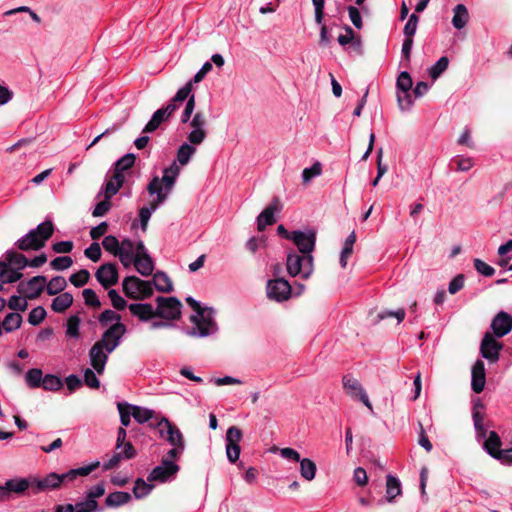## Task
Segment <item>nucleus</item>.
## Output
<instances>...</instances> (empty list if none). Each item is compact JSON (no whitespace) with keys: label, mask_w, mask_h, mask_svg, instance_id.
Listing matches in <instances>:
<instances>
[{"label":"nucleus","mask_w":512,"mask_h":512,"mask_svg":"<svg viewBox=\"0 0 512 512\" xmlns=\"http://www.w3.org/2000/svg\"><path fill=\"white\" fill-rule=\"evenodd\" d=\"M180 174V167L176 162H173L169 167L163 171L162 178L153 177L147 186L149 195L156 197L150 202L149 206L142 207L139 210L140 226L143 232L147 230L148 222L153 212H155L160 205H162L169 194L173 190L176 179Z\"/></svg>","instance_id":"obj_1"},{"label":"nucleus","mask_w":512,"mask_h":512,"mask_svg":"<svg viewBox=\"0 0 512 512\" xmlns=\"http://www.w3.org/2000/svg\"><path fill=\"white\" fill-rule=\"evenodd\" d=\"M125 333L126 326L123 323L113 324L91 347L89 351L90 364L98 374L101 375L104 372L109 354L119 346Z\"/></svg>","instance_id":"obj_2"},{"label":"nucleus","mask_w":512,"mask_h":512,"mask_svg":"<svg viewBox=\"0 0 512 512\" xmlns=\"http://www.w3.org/2000/svg\"><path fill=\"white\" fill-rule=\"evenodd\" d=\"M186 302L195 311L191 315L190 321L193 327L187 331V335L192 337H207L217 331V325L214 321V311L208 308H202L194 298H186Z\"/></svg>","instance_id":"obj_3"},{"label":"nucleus","mask_w":512,"mask_h":512,"mask_svg":"<svg viewBox=\"0 0 512 512\" xmlns=\"http://www.w3.org/2000/svg\"><path fill=\"white\" fill-rule=\"evenodd\" d=\"M53 231V223L51 221H44L20 238L16 242V246L22 251L39 250L44 247L46 241L52 236Z\"/></svg>","instance_id":"obj_4"},{"label":"nucleus","mask_w":512,"mask_h":512,"mask_svg":"<svg viewBox=\"0 0 512 512\" xmlns=\"http://www.w3.org/2000/svg\"><path fill=\"white\" fill-rule=\"evenodd\" d=\"M286 268L291 277L300 276L306 280L312 275L314 270L313 256L290 252L287 255Z\"/></svg>","instance_id":"obj_5"},{"label":"nucleus","mask_w":512,"mask_h":512,"mask_svg":"<svg viewBox=\"0 0 512 512\" xmlns=\"http://www.w3.org/2000/svg\"><path fill=\"white\" fill-rule=\"evenodd\" d=\"M122 287L124 294L131 299L144 300L153 294L151 281H145L136 276L125 277Z\"/></svg>","instance_id":"obj_6"},{"label":"nucleus","mask_w":512,"mask_h":512,"mask_svg":"<svg viewBox=\"0 0 512 512\" xmlns=\"http://www.w3.org/2000/svg\"><path fill=\"white\" fill-rule=\"evenodd\" d=\"M151 426L157 427L160 436L164 438L171 446H185V440L182 432L168 418L162 416L158 419L155 425L151 424Z\"/></svg>","instance_id":"obj_7"},{"label":"nucleus","mask_w":512,"mask_h":512,"mask_svg":"<svg viewBox=\"0 0 512 512\" xmlns=\"http://www.w3.org/2000/svg\"><path fill=\"white\" fill-rule=\"evenodd\" d=\"M156 303L157 316L167 320H176L180 317L182 304L176 297L159 296L156 298Z\"/></svg>","instance_id":"obj_8"},{"label":"nucleus","mask_w":512,"mask_h":512,"mask_svg":"<svg viewBox=\"0 0 512 512\" xmlns=\"http://www.w3.org/2000/svg\"><path fill=\"white\" fill-rule=\"evenodd\" d=\"M267 297L276 302L287 301L292 295V287L284 278L271 279L266 286Z\"/></svg>","instance_id":"obj_9"},{"label":"nucleus","mask_w":512,"mask_h":512,"mask_svg":"<svg viewBox=\"0 0 512 512\" xmlns=\"http://www.w3.org/2000/svg\"><path fill=\"white\" fill-rule=\"evenodd\" d=\"M191 131L187 135V140L193 145H201L207 137V120L202 112L194 114L189 122Z\"/></svg>","instance_id":"obj_10"},{"label":"nucleus","mask_w":512,"mask_h":512,"mask_svg":"<svg viewBox=\"0 0 512 512\" xmlns=\"http://www.w3.org/2000/svg\"><path fill=\"white\" fill-rule=\"evenodd\" d=\"M491 332H486L480 344V354L490 363H496L500 358V351L503 344Z\"/></svg>","instance_id":"obj_11"},{"label":"nucleus","mask_w":512,"mask_h":512,"mask_svg":"<svg viewBox=\"0 0 512 512\" xmlns=\"http://www.w3.org/2000/svg\"><path fill=\"white\" fill-rule=\"evenodd\" d=\"M292 241L302 255H311L315 248L316 232L312 229L292 231Z\"/></svg>","instance_id":"obj_12"},{"label":"nucleus","mask_w":512,"mask_h":512,"mask_svg":"<svg viewBox=\"0 0 512 512\" xmlns=\"http://www.w3.org/2000/svg\"><path fill=\"white\" fill-rule=\"evenodd\" d=\"M142 276H149L154 270V263L142 241L136 243V256L132 262Z\"/></svg>","instance_id":"obj_13"},{"label":"nucleus","mask_w":512,"mask_h":512,"mask_svg":"<svg viewBox=\"0 0 512 512\" xmlns=\"http://www.w3.org/2000/svg\"><path fill=\"white\" fill-rule=\"evenodd\" d=\"M342 383L348 395L353 398H358L370 411H373V406L368 395L357 379L353 378L351 375H344Z\"/></svg>","instance_id":"obj_14"},{"label":"nucleus","mask_w":512,"mask_h":512,"mask_svg":"<svg viewBox=\"0 0 512 512\" xmlns=\"http://www.w3.org/2000/svg\"><path fill=\"white\" fill-rule=\"evenodd\" d=\"M45 285V276H34L26 282H20L18 285V292L23 294L27 299H36L43 292Z\"/></svg>","instance_id":"obj_15"},{"label":"nucleus","mask_w":512,"mask_h":512,"mask_svg":"<svg viewBox=\"0 0 512 512\" xmlns=\"http://www.w3.org/2000/svg\"><path fill=\"white\" fill-rule=\"evenodd\" d=\"M179 471V466L169 459H163L148 475L149 481L166 482Z\"/></svg>","instance_id":"obj_16"},{"label":"nucleus","mask_w":512,"mask_h":512,"mask_svg":"<svg viewBox=\"0 0 512 512\" xmlns=\"http://www.w3.org/2000/svg\"><path fill=\"white\" fill-rule=\"evenodd\" d=\"M178 106L174 103H168L165 107L158 109L154 112L151 119L145 125L143 133H151L158 129V127L177 110Z\"/></svg>","instance_id":"obj_17"},{"label":"nucleus","mask_w":512,"mask_h":512,"mask_svg":"<svg viewBox=\"0 0 512 512\" xmlns=\"http://www.w3.org/2000/svg\"><path fill=\"white\" fill-rule=\"evenodd\" d=\"M492 334L497 338H502L512 330V316L507 312L500 311L491 321Z\"/></svg>","instance_id":"obj_18"},{"label":"nucleus","mask_w":512,"mask_h":512,"mask_svg":"<svg viewBox=\"0 0 512 512\" xmlns=\"http://www.w3.org/2000/svg\"><path fill=\"white\" fill-rule=\"evenodd\" d=\"M33 494L44 491L56 490L61 487V480L58 473L51 472L44 477H32Z\"/></svg>","instance_id":"obj_19"},{"label":"nucleus","mask_w":512,"mask_h":512,"mask_svg":"<svg viewBox=\"0 0 512 512\" xmlns=\"http://www.w3.org/2000/svg\"><path fill=\"white\" fill-rule=\"evenodd\" d=\"M95 277L106 289L115 285L118 282V270L116 265L113 263H105L101 265L97 269Z\"/></svg>","instance_id":"obj_20"},{"label":"nucleus","mask_w":512,"mask_h":512,"mask_svg":"<svg viewBox=\"0 0 512 512\" xmlns=\"http://www.w3.org/2000/svg\"><path fill=\"white\" fill-rule=\"evenodd\" d=\"M280 210L278 199H274L257 217V228L264 231L267 226L275 223V213Z\"/></svg>","instance_id":"obj_21"},{"label":"nucleus","mask_w":512,"mask_h":512,"mask_svg":"<svg viewBox=\"0 0 512 512\" xmlns=\"http://www.w3.org/2000/svg\"><path fill=\"white\" fill-rule=\"evenodd\" d=\"M471 388L475 393H481L486 383L485 365L482 360H477L471 371Z\"/></svg>","instance_id":"obj_22"},{"label":"nucleus","mask_w":512,"mask_h":512,"mask_svg":"<svg viewBox=\"0 0 512 512\" xmlns=\"http://www.w3.org/2000/svg\"><path fill=\"white\" fill-rule=\"evenodd\" d=\"M100 466L99 461H95L89 465L71 469L65 473L59 474L60 480H61V486L66 483H70L75 481L78 477H85L88 476L90 473H92L94 470H96Z\"/></svg>","instance_id":"obj_23"},{"label":"nucleus","mask_w":512,"mask_h":512,"mask_svg":"<svg viewBox=\"0 0 512 512\" xmlns=\"http://www.w3.org/2000/svg\"><path fill=\"white\" fill-rule=\"evenodd\" d=\"M120 252L118 257L124 267H129L136 256V244L129 238L120 242Z\"/></svg>","instance_id":"obj_24"},{"label":"nucleus","mask_w":512,"mask_h":512,"mask_svg":"<svg viewBox=\"0 0 512 512\" xmlns=\"http://www.w3.org/2000/svg\"><path fill=\"white\" fill-rule=\"evenodd\" d=\"M124 182V174L113 173V175L109 179H107L100 194L103 193L105 198L111 199L114 195L118 193L120 188L123 186Z\"/></svg>","instance_id":"obj_25"},{"label":"nucleus","mask_w":512,"mask_h":512,"mask_svg":"<svg viewBox=\"0 0 512 512\" xmlns=\"http://www.w3.org/2000/svg\"><path fill=\"white\" fill-rule=\"evenodd\" d=\"M130 313L141 321H148L156 315V309L150 303H132L128 306Z\"/></svg>","instance_id":"obj_26"},{"label":"nucleus","mask_w":512,"mask_h":512,"mask_svg":"<svg viewBox=\"0 0 512 512\" xmlns=\"http://www.w3.org/2000/svg\"><path fill=\"white\" fill-rule=\"evenodd\" d=\"M23 274L16 269L5 264L2 259H0V291L3 290L4 284L15 283L21 279Z\"/></svg>","instance_id":"obj_27"},{"label":"nucleus","mask_w":512,"mask_h":512,"mask_svg":"<svg viewBox=\"0 0 512 512\" xmlns=\"http://www.w3.org/2000/svg\"><path fill=\"white\" fill-rule=\"evenodd\" d=\"M5 484H6L9 495L11 492H14L16 494H22L26 490H30V492L33 494L32 477L10 479V480L6 481Z\"/></svg>","instance_id":"obj_28"},{"label":"nucleus","mask_w":512,"mask_h":512,"mask_svg":"<svg viewBox=\"0 0 512 512\" xmlns=\"http://www.w3.org/2000/svg\"><path fill=\"white\" fill-rule=\"evenodd\" d=\"M4 257L5 259H2V261L17 271L28 266V260L23 254L9 250L5 253Z\"/></svg>","instance_id":"obj_29"},{"label":"nucleus","mask_w":512,"mask_h":512,"mask_svg":"<svg viewBox=\"0 0 512 512\" xmlns=\"http://www.w3.org/2000/svg\"><path fill=\"white\" fill-rule=\"evenodd\" d=\"M132 417L136 422L144 424L152 419H159L156 416V412L152 409L130 404Z\"/></svg>","instance_id":"obj_30"},{"label":"nucleus","mask_w":512,"mask_h":512,"mask_svg":"<svg viewBox=\"0 0 512 512\" xmlns=\"http://www.w3.org/2000/svg\"><path fill=\"white\" fill-rule=\"evenodd\" d=\"M73 303V296L68 292H64L56 296L51 304V308L53 311L57 313H63L66 311Z\"/></svg>","instance_id":"obj_31"},{"label":"nucleus","mask_w":512,"mask_h":512,"mask_svg":"<svg viewBox=\"0 0 512 512\" xmlns=\"http://www.w3.org/2000/svg\"><path fill=\"white\" fill-rule=\"evenodd\" d=\"M151 283L160 292L169 293L173 290V285L170 278L166 273L161 271H158L153 275V280Z\"/></svg>","instance_id":"obj_32"},{"label":"nucleus","mask_w":512,"mask_h":512,"mask_svg":"<svg viewBox=\"0 0 512 512\" xmlns=\"http://www.w3.org/2000/svg\"><path fill=\"white\" fill-rule=\"evenodd\" d=\"M469 20V13L465 5L458 4L454 8V15L452 18L453 26L460 30L464 28Z\"/></svg>","instance_id":"obj_33"},{"label":"nucleus","mask_w":512,"mask_h":512,"mask_svg":"<svg viewBox=\"0 0 512 512\" xmlns=\"http://www.w3.org/2000/svg\"><path fill=\"white\" fill-rule=\"evenodd\" d=\"M299 463V472L301 477L306 481L314 480L317 472V466L315 462L309 458H301Z\"/></svg>","instance_id":"obj_34"},{"label":"nucleus","mask_w":512,"mask_h":512,"mask_svg":"<svg viewBox=\"0 0 512 512\" xmlns=\"http://www.w3.org/2000/svg\"><path fill=\"white\" fill-rule=\"evenodd\" d=\"M196 146L189 141L179 146L176 157L180 165L185 166L189 163L192 156L196 153Z\"/></svg>","instance_id":"obj_35"},{"label":"nucleus","mask_w":512,"mask_h":512,"mask_svg":"<svg viewBox=\"0 0 512 512\" xmlns=\"http://www.w3.org/2000/svg\"><path fill=\"white\" fill-rule=\"evenodd\" d=\"M501 439L495 431H491L484 443L485 450L489 455L496 459L501 449Z\"/></svg>","instance_id":"obj_36"},{"label":"nucleus","mask_w":512,"mask_h":512,"mask_svg":"<svg viewBox=\"0 0 512 512\" xmlns=\"http://www.w3.org/2000/svg\"><path fill=\"white\" fill-rule=\"evenodd\" d=\"M131 500V495L128 492L123 491H116L113 493H110L106 499L105 504L108 507H119L126 503H128Z\"/></svg>","instance_id":"obj_37"},{"label":"nucleus","mask_w":512,"mask_h":512,"mask_svg":"<svg viewBox=\"0 0 512 512\" xmlns=\"http://www.w3.org/2000/svg\"><path fill=\"white\" fill-rule=\"evenodd\" d=\"M401 494L400 481L392 476L388 475L386 479V499L388 502H392L398 495Z\"/></svg>","instance_id":"obj_38"},{"label":"nucleus","mask_w":512,"mask_h":512,"mask_svg":"<svg viewBox=\"0 0 512 512\" xmlns=\"http://www.w3.org/2000/svg\"><path fill=\"white\" fill-rule=\"evenodd\" d=\"M46 291L49 295L61 294L66 288L67 282L63 276H55L48 283L46 282Z\"/></svg>","instance_id":"obj_39"},{"label":"nucleus","mask_w":512,"mask_h":512,"mask_svg":"<svg viewBox=\"0 0 512 512\" xmlns=\"http://www.w3.org/2000/svg\"><path fill=\"white\" fill-rule=\"evenodd\" d=\"M22 324V317L19 313H9L2 322L3 329L6 332L17 330Z\"/></svg>","instance_id":"obj_40"},{"label":"nucleus","mask_w":512,"mask_h":512,"mask_svg":"<svg viewBox=\"0 0 512 512\" xmlns=\"http://www.w3.org/2000/svg\"><path fill=\"white\" fill-rule=\"evenodd\" d=\"M136 157L133 153H128L118 159L115 163L114 173L123 174L130 169L135 163Z\"/></svg>","instance_id":"obj_41"},{"label":"nucleus","mask_w":512,"mask_h":512,"mask_svg":"<svg viewBox=\"0 0 512 512\" xmlns=\"http://www.w3.org/2000/svg\"><path fill=\"white\" fill-rule=\"evenodd\" d=\"M483 408V405L481 403L477 404L472 413L474 427L478 433L479 436L485 438L487 434V430L484 427L483 420L484 416L483 414L477 409V408Z\"/></svg>","instance_id":"obj_42"},{"label":"nucleus","mask_w":512,"mask_h":512,"mask_svg":"<svg viewBox=\"0 0 512 512\" xmlns=\"http://www.w3.org/2000/svg\"><path fill=\"white\" fill-rule=\"evenodd\" d=\"M26 383L31 388H38L42 384L43 373L38 368H33L27 371L25 375Z\"/></svg>","instance_id":"obj_43"},{"label":"nucleus","mask_w":512,"mask_h":512,"mask_svg":"<svg viewBox=\"0 0 512 512\" xmlns=\"http://www.w3.org/2000/svg\"><path fill=\"white\" fill-rule=\"evenodd\" d=\"M63 383L61 379L53 374H47L43 377L41 386L47 391H58L61 389Z\"/></svg>","instance_id":"obj_44"},{"label":"nucleus","mask_w":512,"mask_h":512,"mask_svg":"<svg viewBox=\"0 0 512 512\" xmlns=\"http://www.w3.org/2000/svg\"><path fill=\"white\" fill-rule=\"evenodd\" d=\"M79 326L80 318L77 315H71L66 323V335L74 339L79 338Z\"/></svg>","instance_id":"obj_45"},{"label":"nucleus","mask_w":512,"mask_h":512,"mask_svg":"<svg viewBox=\"0 0 512 512\" xmlns=\"http://www.w3.org/2000/svg\"><path fill=\"white\" fill-rule=\"evenodd\" d=\"M103 248L110 254L117 256L120 252V241L113 235L105 236L102 241Z\"/></svg>","instance_id":"obj_46"},{"label":"nucleus","mask_w":512,"mask_h":512,"mask_svg":"<svg viewBox=\"0 0 512 512\" xmlns=\"http://www.w3.org/2000/svg\"><path fill=\"white\" fill-rule=\"evenodd\" d=\"M152 488H153L152 485L146 483L143 479L138 478L135 481V484L133 487L134 496L137 499H141V498L147 496L151 492Z\"/></svg>","instance_id":"obj_47"},{"label":"nucleus","mask_w":512,"mask_h":512,"mask_svg":"<svg viewBox=\"0 0 512 512\" xmlns=\"http://www.w3.org/2000/svg\"><path fill=\"white\" fill-rule=\"evenodd\" d=\"M90 279V273L86 269H81L78 272L72 274L69 278L71 284L75 287H83L88 283Z\"/></svg>","instance_id":"obj_48"},{"label":"nucleus","mask_w":512,"mask_h":512,"mask_svg":"<svg viewBox=\"0 0 512 512\" xmlns=\"http://www.w3.org/2000/svg\"><path fill=\"white\" fill-rule=\"evenodd\" d=\"M322 165L320 162H315L311 167L305 168L302 172V180L304 184L310 182L314 177L321 175Z\"/></svg>","instance_id":"obj_49"},{"label":"nucleus","mask_w":512,"mask_h":512,"mask_svg":"<svg viewBox=\"0 0 512 512\" xmlns=\"http://www.w3.org/2000/svg\"><path fill=\"white\" fill-rule=\"evenodd\" d=\"M449 60L447 57H441L429 70L432 79H437L447 68Z\"/></svg>","instance_id":"obj_50"},{"label":"nucleus","mask_w":512,"mask_h":512,"mask_svg":"<svg viewBox=\"0 0 512 512\" xmlns=\"http://www.w3.org/2000/svg\"><path fill=\"white\" fill-rule=\"evenodd\" d=\"M397 101L402 111L409 110L413 105V99L410 90L397 91Z\"/></svg>","instance_id":"obj_51"},{"label":"nucleus","mask_w":512,"mask_h":512,"mask_svg":"<svg viewBox=\"0 0 512 512\" xmlns=\"http://www.w3.org/2000/svg\"><path fill=\"white\" fill-rule=\"evenodd\" d=\"M117 408L120 414V422L122 424V427H127L130 424V418L132 416L131 408L129 403L125 402H119L117 404Z\"/></svg>","instance_id":"obj_52"},{"label":"nucleus","mask_w":512,"mask_h":512,"mask_svg":"<svg viewBox=\"0 0 512 512\" xmlns=\"http://www.w3.org/2000/svg\"><path fill=\"white\" fill-rule=\"evenodd\" d=\"M73 264V260L69 256H58L50 262L52 269L57 271H63L70 268Z\"/></svg>","instance_id":"obj_53"},{"label":"nucleus","mask_w":512,"mask_h":512,"mask_svg":"<svg viewBox=\"0 0 512 512\" xmlns=\"http://www.w3.org/2000/svg\"><path fill=\"white\" fill-rule=\"evenodd\" d=\"M46 310L42 306L33 308L28 315V322L33 325H39L46 317Z\"/></svg>","instance_id":"obj_54"},{"label":"nucleus","mask_w":512,"mask_h":512,"mask_svg":"<svg viewBox=\"0 0 512 512\" xmlns=\"http://www.w3.org/2000/svg\"><path fill=\"white\" fill-rule=\"evenodd\" d=\"M243 433L240 428L237 426H231L228 428L226 432V444H237L240 445V442L242 441Z\"/></svg>","instance_id":"obj_55"},{"label":"nucleus","mask_w":512,"mask_h":512,"mask_svg":"<svg viewBox=\"0 0 512 512\" xmlns=\"http://www.w3.org/2000/svg\"><path fill=\"white\" fill-rule=\"evenodd\" d=\"M98 503L96 500L86 498L84 501L76 503L74 512H96Z\"/></svg>","instance_id":"obj_56"},{"label":"nucleus","mask_w":512,"mask_h":512,"mask_svg":"<svg viewBox=\"0 0 512 512\" xmlns=\"http://www.w3.org/2000/svg\"><path fill=\"white\" fill-rule=\"evenodd\" d=\"M84 302L87 306L100 308L101 302L93 289L86 288L82 291Z\"/></svg>","instance_id":"obj_57"},{"label":"nucleus","mask_w":512,"mask_h":512,"mask_svg":"<svg viewBox=\"0 0 512 512\" xmlns=\"http://www.w3.org/2000/svg\"><path fill=\"white\" fill-rule=\"evenodd\" d=\"M193 88L192 81L187 82L182 88H180L175 96L172 98V100L169 103H174L177 105V102H183L186 99H188L191 95V91Z\"/></svg>","instance_id":"obj_58"},{"label":"nucleus","mask_w":512,"mask_h":512,"mask_svg":"<svg viewBox=\"0 0 512 512\" xmlns=\"http://www.w3.org/2000/svg\"><path fill=\"white\" fill-rule=\"evenodd\" d=\"M412 78L410 74L406 71H403L399 74L397 78V91H407L412 88Z\"/></svg>","instance_id":"obj_59"},{"label":"nucleus","mask_w":512,"mask_h":512,"mask_svg":"<svg viewBox=\"0 0 512 512\" xmlns=\"http://www.w3.org/2000/svg\"><path fill=\"white\" fill-rule=\"evenodd\" d=\"M405 315H406V313H405V310L403 308H400V309H398L396 311L384 310V311L378 313L377 320L381 321V320H384L386 318L395 317L397 319V322L401 323L404 320Z\"/></svg>","instance_id":"obj_60"},{"label":"nucleus","mask_w":512,"mask_h":512,"mask_svg":"<svg viewBox=\"0 0 512 512\" xmlns=\"http://www.w3.org/2000/svg\"><path fill=\"white\" fill-rule=\"evenodd\" d=\"M418 21H419V18L416 14L413 13L412 15H410L407 23L404 26V30H403L405 37L413 38V36L415 35L416 30H417Z\"/></svg>","instance_id":"obj_61"},{"label":"nucleus","mask_w":512,"mask_h":512,"mask_svg":"<svg viewBox=\"0 0 512 512\" xmlns=\"http://www.w3.org/2000/svg\"><path fill=\"white\" fill-rule=\"evenodd\" d=\"M27 298H22L20 296L13 295L8 300V307L11 310L25 311L27 309L28 303Z\"/></svg>","instance_id":"obj_62"},{"label":"nucleus","mask_w":512,"mask_h":512,"mask_svg":"<svg viewBox=\"0 0 512 512\" xmlns=\"http://www.w3.org/2000/svg\"><path fill=\"white\" fill-rule=\"evenodd\" d=\"M108 296L111 300L112 306L115 309L122 310L126 307L127 302L115 289H110L108 291Z\"/></svg>","instance_id":"obj_63"},{"label":"nucleus","mask_w":512,"mask_h":512,"mask_svg":"<svg viewBox=\"0 0 512 512\" xmlns=\"http://www.w3.org/2000/svg\"><path fill=\"white\" fill-rule=\"evenodd\" d=\"M84 254L93 262L99 261L102 255L100 245L97 242H93L88 248L85 249Z\"/></svg>","instance_id":"obj_64"}]
</instances>
